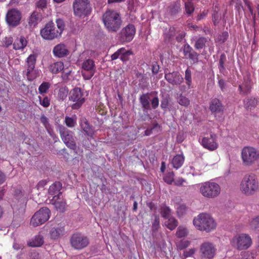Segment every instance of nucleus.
I'll return each instance as SVG.
<instances>
[{"label": "nucleus", "instance_id": "9", "mask_svg": "<svg viewBox=\"0 0 259 259\" xmlns=\"http://www.w3.org/2000/svg\"><path fill=\"white\" fill-rule=\"evenodd\" d=\"M71 246L77 250H81L86 247L89 244V238L79 233L73 234L70 240Z\"/></svg>", "mask_w": 259, "mask_h": 259}, {"label": "nucleus", "instance_id": "8", "mask_svg": "<svg viewBox=\"0 0 259 259\" xmlns=\"http://www.w3.org/2000/svg\"><path fill=\"white\" fill-rule=\"evenodd\" d=\"M252 243L250 237L245 234L235 236L231 240L232 246L238 250H245L249 247Z\"/></svg>", "mask_w": 259, "mask_h": 259}, {"label": "nucleus", "instance_id": "64", "mask_svg": "<svg viewBox=\"0 0 259 259\" xmlns=\"http://www.w3.org/2000/svg\"><path fill=\"white\" fill-rule=\"evenodd\" d=\"M171 165L174 168L176 169L178 168V155H176L173 158L171 161Z\"/></svg>", "mask_w": 259, "mask_h": 259}, {"label": "nucleus", "instance_id": "35", "mask_svg": "<svg viewBox=\"0 0 259 259\" xmlns=\"http://www.w3.org/2000/svg\"><path fill=\"white\" fill-rule=\"evenodd\" d=\"M226 62V56L225 54H222L220 56V58L219 59V69L220 72L223 74H225V72L226 71V68L225 67V63Z\"/></svg>", "mask_w": 259, "mask_h": 259}, {"label": "nucleus", "instance_id": "34", "mask_svg": "<svg viewBox=\"0 0 259 259\" xmlns=\"http://www.w3.org/2000/svg\"><path fill=\"white\" fill-rule=\"evenodd\" d=\"M51 87V84L50 82L47 81L42 82L38 87V93L41 95L48 93Z\"/></svg>", "mask_w": 259, "mask_h": 259}, {"label": "nucleus", "instance_id": "31", "mask_svg": "<svg viewBox=\"0 0 259 259\" xmlns=\"http://www.w3.org/2000/svg\"><path fill=\"white\" fill-rule=\"evenodd\" d=\"M44 243V238L41 235L36 236L31 241L28 243L29 246L39 247Z\"/></svg>", "mask_w": 259, "mask_h": 259}, {"label": "nucleus", "instance_id": "57", "mask_svg": "<svg viewBox=\"0 0 259 259\" xmlns=\"http://www.w3.org/2000/svg\"><path fill=\"white\" fill-rule=\"evenodd\" d=\"M151 106L153 109H156L159 106V99L157 97H155L151 101Z\"/></svg>", "mask_w": 259, "mask_h": 259}, {"label": "nucleus", "instance_id": "62", "mask_svg": "<svg viewBox=\"0 0 259 259\" xmlns=\"http://www.w3.org/2000/svg\"><path fill=\"white\" fill-rule=\"evenodd\" d=\"M241 259H256L253 254L244 252L242 255Z\"/></svg>", "mask_w": 259, "mask_h": 259}, {"label": "nucleus", "instance_id": "63", "mask_svg": "<svg viewBox=\"0 0 259 259\" xmlns=\"http://www.w3.org/2000/svg\"><path fill=\"white\" fill-rule=\"evenodd\" d=\"M47 184V181L46 180H41L37 184L36 188L38 190L43 189Z\"/></svg>", "mask_w": 259, "mask_h": 259}, {"label": "nucleus", "instance_id": "47", "mask_svg": "<svg viewBox=\"0 0 259 259\" xmlns=\"http://www.w3.org/2000/svg\"><path fill=\"white\" fill-rule=\"evenodd\" d=\"M185 11L187 14L190 15L193 12L194 8L192 3L190 2L185 3Z\"/></svg>", "mask_w": 259, "mask_h": 259}, {"label": "nucleus", "instance_id": "54", "mask_svg": "<svg viewBox=\"0 0 259 259\" xmlns=\"http://www.w3.org/2000/svg\"><path fill=\"white\" fill-rule=\"evenodd\" d=\"M164 181L168 184H171L174 181V173L169 172L163 178Z\"/></svg>", "mask_w": 259, "mask_h": 259}, {"label": "nucleus", "instance_id": "15", "mask_svg": "<svg viewBox=\"0 0 259 259\" xmlns=\"http://www.w3.org/2000/svg\"><path fill=\"white\" fill-rule=\"evenodd\" d=\"M136 33V28L133 24H128L123 28L119 34V39L121 42H130L133 40Z\"/></svg>", "mask_w": 259, "mask_h": 259}, {"label": "nucleus", "instance_id": "4", "mask_svg": "<svg viewBox=\"0 0 259 259\" xmlns=\"http://www.w3.org/2000/svg\"><path fill=\"white\" fill-rule=\"evenodd\" d=\"M194 225L199 230L207 232L215 229L216 224L213 218L207 213H200L193 220Z\"/></svg>", "mask_w": 259, "mask_h": 259}, {"label": "nucleus", "instance_id": "13", "mask_svg": "<svg viewBox=\"0 0 259 259\" xmlns=\"http://www.w3.org/2000/svg\"><path fill=\"white\" fill-rule=\"evenodd\" d=\"M241 156L244 164L250 165L257 159L259 154L254 148L247 147L242 149Z\"/></svg>", "mask_w": 259, "mask_h": 259}, {"label": "nucleus", "instance_id": "30", "mask_svg": "<svg viewBox=\"0 0 259 259\" xmlns=\"http://www.w3.org/2000/svg\"><path fill=\"white\" fill-rule=\"evenodd\" d=\"M251 88L250 81L247 80L242 84L239 85V89L240 93L243 95H246L249 93Z\"/></svg>", "mask_w": 259, "mask_h": 259}, {"label": "nucleus", "instance_id": "25", "mask_svg": "<svg viewBox=\"0 0 259 259\" xmlns=\"http://www.w3.org/2000/svg\"><path fill=\"white\" fill-rule=\"evenodd\" d=\"M27 41L24 36L17 38L14 41L13 46V49L15 50H23L27 46Z\"/></svg>", "mask_w": 259, "mask_h": 259}, {"label": "nucleus", "instance_id": "18", "mask_svg": "<svg viewBox=\"0 0 259 259\" xmlns=\"http://www.w3.org/2000/svg\"><path fill=\"white\" fill-rule=\"evenodd\" d=\"M21 19V14L18 10L13 9L9 10L6 17L7 23L11 26L18 25Z\"/></svg>", "mask_w": 259, "mask_h": 259}, {"label": "nucleus", "instance_id": "37", "mask_svg": "<svg viewBox=\"0 0 259 259\" xmlns=\"http://www.w3.org/2000/svg\"><path fill=\"white\" fill-rule=\"evenodd\" d=\"M257 104V100L255 98L247 99L245 101V107L248 109L254 108Z\"/></svg>", "mask_w": 259, "mask_h": 259}, {"label": "nucleus", "instance_id": "10", "mask_svg": "<svg viewBox=\"0 0 259 259\" xmlns=\"http://www.w3.org/2000/svg\"><path fill=\"white\" fill-rule=\"evenodd\" d=\"M59 133L65 144L71 149H75L76 146L74 138L73 132L68 130L64 126H60L59 127Z\"/></svg>", "mask_w": 259, "mask_h": 259}, {"label": "nucleus", "instance_id": "16", "mask_svg": "<svg viewBox=\"0 0 259 259\" xmlns=\"http://www.w3.org/2000/svg\"><path fill=\"white\" fill-rule=\"evenodd\" d=\"M50 203L54 206L55 208L60 212H64L67 207L66 200L62 196V193H59L57 195L53 196L50 199Z\"/></svg>", "mask_w": 259, "mask_h": 259}, {"label": "nucleus", "instance_id": "44", "mask_svg": "<svg viewBox=\"0 0 259 259\" xmlns=\"http://www.w3.org/2000/svg\"><path fill=\"white\" fill-rule=\"evenodd\" d=\"M188 211V207L185 204H179V218L186 215Z\"/></svg>", "mask_w": 259, "mask_h": 259}, {"label": "nucleus", "instance_id": "56", "mask_svg": "<svg viewBox=\"0 0 259 259\" xmlns=\"http://www.w3.org/2000/svg\"><path fill=\"white\" fill-rule=\"evenodd\" d=\"M124 51V48H120L118 49L116 52H115L113 54H112L111 56V59L112 60H114L118 58H120V54L122 53V51Z\"/></svg>", "mask_w": 259, "mask_h": 259}, {"label": "nucleus", "instance_id": "49", "mask_svg": "<svg viewBox=\"0 0 259 259\" xmlns=\"http://www.w3.org/2000/svg\"><path fill=\"white\" fill-rule=\"evenodd\" d=\"M13 42V38L11 36L5 37L3 41V46L8 48Z\"/></svg>", "mask_w": 259, "mask_h": 259}, {"label": "nucleus", "instance_id": "7", "mask_svg": "<svg viewBox=\"0 0 259 259\" xmlns=\"http://www.w3.org/2000/svg\"><path fill=\"white\" fill-rule=\"evenodd\" d=\"M50 214L51 211L48 208L45 207L40 208L32 216L30 222V225L35 227L45 223L49 219Z\"/></svg>", "mask_w": 259, "mask_h": 259}, {"label": "nucleus", "instance_id": "51", "mask_svg": "<svg viewBox=\"0 0 259 259\" xmlns=\"http://www.w3.org/2000/svg\"><path fill=\"white\" fill-rule=\"evenodd\" d=\"M190 244V241L183 239L179 241V249H183L188 247Z\"/></svg>", "mask_w": 259, "mask_h": 259}, {"label": "nucleus", "instance_id": "12", "mask_svg": "<svg viewBox=\"0 0 259 259\" xmlns=\"http://www.w3.org/2000/svg\"><path fill=\"white\" fill-rule=\"evenodd\" d=\"M81 75L85 80H90L96 72V65L93 60L88 59L82 63Z\"/></svg>", "mask_w": 259, "mask_h": 259}, {"label": "nucleus", "instance_id": "33", "mask_svg": "<svg viewBox=\"0 0 259 259\" xmlns=\"http://www.w3.org/2000/svg\"><path fill=\"white\" fill-rule=\"evenodd\" d=\"M207 42V39L203 36L199 37L196 41L194 47L197 50L202 49L205 47L206 44Z\"/></svg>", "mask_w": 259, "mask_h": 259}, {"label": "nucleus", "instance_id": "48", "mask_svg": "<svg viewBox=\"0 0 259 259\" xmlns=\"http://www.w3.org/2000/svg\"><path fill=\"white\" fill-rule=\"evenodd\" d=\"M179 104L185 107H187L190 104V100L185 96H179Z\"/></svg>", "mask_w": 259, "mask_h": 259}, {"label": "nucleus", "instance_id": "46", "mask_svg": "<svg viewBox=\"0 0 259 259\" xmlns=\"http://www.w3.org/2000/svg\"><path fill=\"white\" fill-rule=\"evenodd\" d=\"M189 234L188 228L186 226H179V238L185 237Z\"/></svg>", "mask_w": 259, "mask_h": 259}, {"label": "nucleus", "instance_id": "5", "mask_svg": "<svg viewBox=\"0 0 259 259\" xmlns=\"http://www.w3.org/2000/svg\"><path fill=\"white\" fill-rule=\"evenodd\" d=\"M221 187L217 183L207 181L201 184L199 192L207 198H215L221 193Z\"/></svg>", "mask_w": 259, "mask_h": 259}, {"label": "nucleus", "instance_id": "45", "mask_svg": "<svg viewBox=\"0 0 259 259\" xmlns=\"http://www.w3.org/2000/svg\"><path fill=\"white\" fill-rule=\"evenodd\" d=\"M72 73V70L66 69L62 72L61 77L63 81L67 82L69 79V76Z\"/></svg>", "mask_w": 259, "mask_h": 259}, {"label": "nucleus", "instance_id": "43", "mask_svg": "<svg viewBox=\"0 0 259 259\" xmlns=\"http://www.w3.org/2000/svg\"><path fill=\"white\" fill-rule=\"evenodd\" d=\"M132 54V53L130 51H126L124 48V51H122V53L120 54V60L123 62H126L130 59V56Z\"/></svg>", "mask_w": 259, "mask_h": 259}, {"label": "nucleus", "instance_id": "3", "mask_svg": "<svg viewBox=\"0 0 259 259\" xmlns=\"http://www.w3.org/2000/svg\"><path fill=\"white\" fill-rule=\"evenodd\" d=\"M241 193L247 196H250L259 191V182L253 174L245 175L240 185Z\"/></svg>", "mask_w": 259, "mask_h": 259}, {"label": "nucleus", "instance_id": "42", "mask_svg": "<svg viewBox=\"0 0 259 259\" xmlns=\"http://www.w3.org/2000/svg\"><path fill=\"white\" fill-rule=\"evenodd\" d=\"M170 100L168 96H163L161 101L160 107L162 109H165L168 108Z\"/></svg>", "mask_w": 259, "mask_h": 259}, {"label": "nucleus", "instance_id": "24", "mask_svg": "<svg viewBox=\"0 0 259 259\" xmlns=\"http://www.w3.org/2000/svg\"><path fill=\"white\" fill-rule=\"evenodd\" d=\"M149 100L150 97L148 93L143 94L140 96L139 101L144 111H148L151 109Z\"/></svg>", "mask_w": 259, "mask_h": 259}, {"label": "nucleus", "instance_id": "36", "mask_svg": "<svg viewBox=\"0 0 259 259\" xmlns=\"http://www.w3.org/2000/svg\"><path fill=\"white\" fill-rule=\"evenodd\" d=\"M68 89L67 87H63L59 89L58 97L61 100H65L68 94Z\"/></svg>", "mask_w": 259, "mask_h": 259}, {"label": "nucleus", "instance_id": "22", "mask_svg": "<svg viewBox=\"0 0 259 259\" xmlns=\"http://www.w3.org/2000/svg\"><path fill=\"white\" fill-rule=\"evenodd\" d=\"M36 61V55L35 54L30 55L26 59L27 72L26 75L28 79L31 77V73L33 71Z\"/></svg>", "mask_w": 259, "mask_h": 259}, {"label": "nucleus", "instance_id": "40", "mask_svg": "<svg viewBox=\"0 0 259 259\" xmlns=\"http://www.w3.org/2000/svg\"><path fill=\"white\" fill-rule=\"evenodd\" d=\"M39 104L45 108L48 107L50 105L51 99L48 97L45 96L44 98L38 97Z\"/></svg>", "mask_w": 259, "mask_h": 259}, {"label": "nucleus", "instance_id": "27", "mask_svg": "<svg viewBox=\"0 0 259 259\" xmlns=\"http://www.w3.org/2000/svg\"><path fill=\"white\" fill-rule=\"evenodd\" d=\"M41 19V15L40 13L37 11H34L29 18L28 24L30 26H35Z\"/></svg>", "mask_w": 259, "mask_h": 259}, {"label": "nucleus", "instance_id": "59", "mask_svg": "<svg viewBox=\"0 0 259 259\" xmlns=\"http://www.w3.org/2000/svg\"><path fill=\"white\" fill-rule=\"evenodd\" d=\"M36 6L38 8H40L42 10L46 8L47 1L46 0H39L36 3Z\"/></svg>", "mask_w": 259, "mask_h": 259}, {"label": "nucleus", "instance_id": "55", "mask_svg": "<svg viewBox=\"0 0 259 259\" xmlns=\"http://www.w3.org/2000/svg\"><path fill=\"white\" fill-rule=\"evenodd\" d=\"M195 248H191L184 251L183 256L185 258L191 256L196 252Z\"/></svg>", "mask_w": 259, "mask_h": 259}, {"label": "nucleus", "instance_id": "2", "mask_svg": "<svg viewBox=\"0 0 259 259\" xmlns=\"http://www.w3.org/2000/svg\"><path fill=\"white\" fill-rule=\"evenodd\" d=\"M102 20L105 27L110 32H117L122 22L120 14L113 10H107L103 15Z\"/></svg>", "mask_w": 259, "mask_h": 259}, {"label": "nucleus", "instance_id": "60", "mask_svg": "<svg viewBox=\"0 0 259 259\" xmlns=\"http://www.w3.org/2000/svg\"><path fill=\"white\" fill-rule=\"evenodd\" d=\"M212 19L213 24L214 25H217L219 23V20L220 19V16L219 15L218 13H212Z\"/></svg>", "mask_w": 259, "mask_h": 259}, {"label": "nucleus", "instance_id": "6", "mask_svg": "<svg viewBox=\"0 0 259 259\" xmlns=\"http://www.w3.org/2000/svg\"><path fill=\"white\" fill-rule=\"evenodd\" d=\"M73 8L74 15L80 17L90 15L92 11L89 0H74Z\"/></svg>", "mask_w": 259, "mask_h": 259}, {"label": "nucleus", "instance_id": "19", "mask_svg": "<svg viewBox=\"0 0 259 259\" xmlns=\"http://www.w3.org/2000/svg\"><path fill=\"white\" fill-rule=\"evenodd\" d=\"M185 57L191 60L194 63L198 61V54L188 44L185 45L183 48Z\"/></svg>", "mask_w": 259, "mask_h": 259}, {"label": "nucleus", "instance_id": "39", "mask_svg": "<svg viewBox=\"0 0 259 259\" xmlns=\"http://www.w3.org/2000/svg\"><path fill=\"white\" fill-rule=\"evenodd\" d=\"M64 122L66 126L70 128L74 127L76 125V119L67 116L65 118Z\"/></svg>", "mask_w": 259, "mask_h": 259}, {"label": "nucleus", "instance_id": "1", "mask_svg": "<svg viewBox=\"0 0 259 259\" xmlns=\"http://www.w3.org/2000/svg\"><path fill=\"white\" fill-rule=\"evenodd\" d=\"M56 26L52 21L47 23L44 28L41 29L40 33L42 37L46 40H53L61 36L64 30L65 24L61 19L56 21Z\"/></svg>", "mask_w": 259, "mask_h": 259}, {"label": "nucleus", "instance_id": "61", "mask_svg": "<svg viewBox=\"0 0 259 259\" xmlns=\"http://www.w3.org/2000/svg\"><path fill=\"white\" fill-rule=\"evenodd\" d=\"M159 69V66L157 62H154L152 64V71L153 74H156L158 73Z\"/></svg>", "mask_w": 259, "mask_h": 259}, {"label": "nucleus", "instance_id": "28", "mask_svg": "<svg viewBox=\"0 0 259 259\" xmlns=\"http://www.w3.org/2000/svg\"><path fill=\"white\" fill-rule=\"evenodd\" d=\"M62 185L61 183L60 182H55L52 185L50 186L48 190V193L51 195H57L59 193H61L60 191L62 189Z\"/></svg>", "mask_w": 259, "mask_h": 259}, {"label": "nucleus", "instance_id": "14", "mask_svg": "<svg viewBox=\"0 0 259 259\" xmlns=\"http://www.w3.org/2000/svg\"><path fill=\"white\" fill-rule=\"evenodd\" d=\"M214 244L209 242H204L200 246V255L202 259H212L216 253Z\"/></svg>", "mask_w": 259, "mask_h": 259}, {"label": "nucleus", "instance_id": "32", "mask_svg": "<svg viewBox=\"0 0 259 259\" xmlns=\"http://www.w3.org/2000/svg\"><path fill=\"white\" fill-rule=\"evenodd\" d=\"M165 78L172 84H177L178 82V75L176 72L165 74Z\"/></svg>", "mask_w": 259, "mask_h": 259}, {"label": "nucleus", "instance_id": "58", "mask_svg": "<svg viewBox=\"0 0 259 259\" xmlns=\"http://www.w3.org/2000/svg\"><path fill=\"white\" fill-rule=\"evenodd\" d=\"M40 122L46 128H48L49 126L48 118L44 114L40 117Z\"/></svg>", "mask_w": 259, "mask_h": 259}, {"label": "nucleus", "instance_id": "53", "mask_svg": "<svg viewBox=\"0 0 259 259\" xmlns=\"http://www.w3.org/2000/svg\"><path fill=\"white\" fill-rule=\"evenodd\" d=\"M250 225L252 229L259 230V217L253 219L250 222Z\"/></svg>", "mask_w": 259, "mask_h": 259}, {"label": "nucleus", "instance_id": "50", "mask_svg": "<svg viewBox=\"0 0 259 259\" xmlns=\"http://www.w3.org/2000/svg\"><path fill=\"white\" fill-rule=\"evenodd\" d=\"M229 34L227 31H224L219 34L217 37V40L221 42H224L228 38Z\"/></svg>", "mask_w": 259, "mask_h": 259}, {"label": "nucleus", "instance_id": "26", "mask_svg": "<svg viewBox=\"0 0 259 259\" xmlns=\"http://www.w3.org/2000/svg\"><path fill=\"white\" fill-rule=\"evenodd\" d=\"M64 63L61 61L53 63L50 65L49 70L53 74H57L64 69Z\"/></svg>", "mask_w": 259, "mask_h": 259}, {"label": "nucleus", "instance_id": "17", "mask_svg": "<svg viewBox=\"0 0 259 259\" xmlns=\"http://www.w3.org/2000/svg\"><path fill=\"white\" fill-rule=\"evenodd\" d=\"M217 136L215 134L210 132V137H203L201 143L204 148L209 151L215 150L219 146L217 143Z\"/></svg>", "mask_w": 259, "mask_h": 259}, {"label": "nucleus", "instance_id": "21", "mask_svg": "<svg viewBox=\"0 0 259 259\" xmlns=\"http://www.w3.org/2000/svg\"><path fill=\"white\" fill-rule=\"evenodd\" d=\"M65 233V228L63 226L57 225L52 228L49 232L51 239L57 240L63 236Z\"/></svg>", "mask_w": 259, "mask_h": 259}, {"label": "nucleus", "instance_id": "41", "mask_svg": "<svg viewBox=\"0 0 259 259\" xmlns=\"http://www.w3.org/2000/svg\"><path fill=\"white\" fill-rule=\"evenodd\" d=\"M168 219V221L165 222V225L169 229L172 230L177 226V221L172 218Z\"/></svg>", "mask_w": 259, "mask_h": 259}, {"label": "nucleus", "instance_id": "38", "mask_svg": "<svg viewBox=\"0 0 259 259\" xmlns=\"http://www.w3.org/2000/svg\"><path fill=\"white\" fill-rule=\"evenodd\" d=\"M170 209L168 206L166 205H162L161 207V214L163 218L166 219L170 218Z\"/></svg>", "mask_w": 259, "mask_h": 259}, {"label": "nucleus", "instance_id": "52", "mask_svg": "<svg viewBox=\"0 0 259 259\" xmlns=\"http://www.w3.org/2000/svg\"><path fill=\"white\" fill-rule=\"evenodd\" d=\"M185 79L189 88L191 83V71L189 68H187L185 71Z\"/></svg>", "mask_w": 259, "mask_h": 259}, {"label": "nucleus", "instance_id": "20", "mask_svg": "<svg viewBox=\"0 0 259 259\" xmlns=\"http://www.w3.org/2000/svg\"><path fill=\"white\" fill-rule=\"evenodd\" d=\"M53 53L55 57L63 58L66 57L69 53L66 46L63 44H59L54 47Z\"/></svg>", "mask_w": 259, "mask_h": 259}, {"label": "nucleus", "instance_id": "23", "mask_svg": "<svg viewBox=\"0 0 259 259\" xmlns=\"http://www.w3.org/2000/svg\"><path fill=\"white\" fill-rule=\"evenodd\" d=\"M209 109L213 113H219L223 111L224 106L220 100L214 98L210 104Z\"/></svg>", "mask_w": 259, "mask_h": 259}, {"label": "nucleus", "instance_id": "11", "mask_svg": "<svg viewBox=\"0 0 259 259\" xmlns=\"http://www.w3.org/2000/svg\"><path fill=\"white\" fill-rule=\"evenodd\" d=\"M69 99L74 102L71 105V108L73 109H79L85 101L83 93L79 88H75L70 92Z\"/></svg>", "mask_w": 259, "mask_h": 259}, {"label": "nucleus", "instance_id": "29", "mask_svg": "<svg viewBox=\"0 0 259 259\" xmlns=\"http://www.w3.org/2000/svg\"><path fill=\"white\" fill-rule=\"evenodd\" d=\"M80 126L82 130L85 133V134L91 137H93L94 134V131L93 128L90 125L87 120L84 119H82L80 123Z\"/></svg>", "mask_w": 259, "mask_h": 259}]
</instances>
